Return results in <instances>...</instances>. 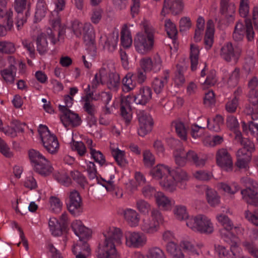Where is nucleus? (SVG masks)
I'll use <instances>...</instances> for the list:
<instances>
[{"mask_svg":"<svg viewBox=\"0 0 258 258\" xmlns=\"http://www.w3.org/2000/svg\"><path fill=\"white\" fill-rule=\"evenodd\" d=\"M84 25L77 20L72 22V30L77 37H80L82 35V31H83Z\"/></svg>","mask_w":258,"mask_h":258,"instance_id":"338daca9","label":"nucleus"},{"mask_svg":"<svg viewBox=\"0 0 258 258\" xmlns=\"http://www.w3.org/2000/svg\"><path fill=\"white\" fill-rule=\"evenodd\" d=\"M202 246V244L195 245L188 240L181 241L179 245L173 241H170L166 245V250L171 258H184V255L180 249L182 248L190 258H195L200 254L199 249Z\"/></svg>","mask_w":258,"mask_h":258,"instance_id":"7ed1b4c3","label":"nucleus"},{"mask_svg":"<svg viewBox=\"0 0 258 258\" xmlns=\"http://www.w3.org/2000/svg\"><path fill=\"white\" fill-rule=\"evenodd\" d=\"M215 102L216 99L214 92L212 90L209 91L208 92L205 94L204 98V104L208 107H210L215 104Z\"/></svg>","mask_w":258,"mask_h":258,"instance_id":"0e129e2a","label":"nucleus"},{"mask_svg":"<svg viewBox=\"0 0 258 258\" xmlns=\"http://www.w3.org/2000/svg\"><path fill=\"white\" fill-rule=\"evenodd\" d=\"M187 227L194 232L206 235L212 234L215 231L211 219L203 214L192 216L187 222Z\"/></svg>","mask_w":258,"mask_h":258,"instance_id":"39448f33","label":"nucleus"},{"mask_svg":"<svg viewBox=\"0 0 258 258\" xmlns=\"http://www.w3.org/2000/svg\"><path fill=\"white\" fill-rule=\"evenodd\" d=\"M150 258H166L164 252L158 247H153L148 249Z\"/></svg>","mask_w":258,"mask_h":258,"instance_id":"6e6d98bb","label":"nucleus"},{"mask_svg":"<svg viewBox=\"0 0 258 258\" xmlns=\"http://www.w3.org/2000/svg\"><path fill=\"white\" fill-rule=\"evenodd\" d=\"M183 4L181 0H164L161 15L164 17L166 13H171L173 15H177L182 11Z\"/></svg>","mask_w":258,"mask_h":258,"instance_id":"dca6fc26","label":"nucleus"},{"mask_svg":"<svg viewBox=\"0 0 258 258\" xmlns=\"http://www.w3.org/2000/svg\"><path fill=\"white\" fill-rule=\"evenodd\" d=\"M136 208L143 214H148L151 210V205L143 200H139L137 201Z\"/></svg>","mask_w":258,"mask_h":258,"instance_id":"603ef678","label":"nucleus"},{"mask_svg":"<svg viewBox=\"0 0 258 258\" xmlns=\"http://www.w3.org/2000/svg\"><path fill=\"white\" fill-rule=\"evenodd\" d=\"M172 212L175 220L180 222L185 221V225L187 226V222L192 216H189L185 206L176 205L174 207Z\"/></svg>","mask_w":258,"mask_h":258,"instance_id":"5701e85b","label":"nucleus"},{"mask_svg":"<svg viewBox=\"0 0 258 258\" xmlns=\"http://www.w3.org/2000/svg\"><path fill=\"white\" fill-rule=\"evenodd\" d=\"M176 67L177 71L175 74L174 82L177 85L180 86L184 83L185 79L182 73L183 70L182 67L179 64H177Z\"/></svg>","mask_w":258,"mask_h":258,"instance_id":"680f3d73","label":"nucleus"},{"mask_svg":"<svg viewBox=\"0 0 258 258\" xmlns=\"http://www.w3.org/2000/svg\"><path fill=\"white\" fill-rule=\"evenodd\" d=\"M83 108L88 115L87 120L90 125L96 124L97 118L95 114L97 112V109L95 105L92 102H85Z\"/></svg>","mask_w":258,"mask_h":258,"instance_id":"bb28decb","label":"nucleus"},{"mask_svg":"<svg viewBox=\"0 0 258 258\" xmlns=\"http://www.w3.org/2000/svg\"><path fill=\"white\" fill-rule=\"evenodd\" d=\"M16 51L14 44L6 41L0 42V52L7 54L14 53Z\"/></svg>","mask_w":258,"mask_h":258,"instance_id":"3c124183","label":"nucleus"},{"mask_svg":"<svg viewBox=\"0 0 258 258\" xmlns=\"http://www.w3.org/2000/svg\"><path fill=\"white\" fill-rule=\"evenodd\" d=\"M245 34L246 38L248 41H252L254 37V31L252 25L251 20L249 19H245Z\"/></svg>","mask_w":258,"mask_h":258,"instance_id":"09e8293b","label":"nucleus"},{"mask_svg":"<svg viewBox=\"0 0 258 258\" xmlns=\"http://www.w3.org/2000/svg\"><path fill=\"white\" fill-rule=\"evenodd\" d=\"M8 0H0V18H5L7 27L9 30H12L14 25L13 13L11 10L6 12L5 8Z\"/></svg>","mask_w":258,"mask_h":258,"instance_id":"4be33fe9","label":"nucleus"},{"mask_svg":"<svg viewBox=\"0 0 258 258\" xmlns=\"http://www.w3.org/2000/svg\"><path fill=\"white\" fill-rule=\"evenodd\" d=\"M231 240L230 252L226 247L221 244H216L215 245V251L219 258H237L241 257V249L239 247L237 241L238 239L235 236L231 238H227Z\"/></svg>","mask_w":258,"mask_h":258,"instance_id":"6e6552de","label":"nucleus"},{"mask_svg":"<svg viewBox=\"0 0 258 258\" xmlns=\"http://www.w3.org/2000/svg\"><path fill=\"white\" fill-rule=\"evenodd\" d=\"M156 203L159 208L163 210H171L174 202L165 195H156L155 196Z\"/></svg>","mask_w":258,"mask_h":258,"instance_id":"a878e982","label":"nucleus"},{"mask_svg":"<svg viewBox=\"0 0 258 258\" xmlns=\"http://www.w3.org/2000/svg\"><path fill=\"white\" fill-rule=\"evenodd\" d=\"M47 10V5L44 0H38L36 6V16L43 17Z\"/></svg>","mask_w":258,"mask_h":258,"instance_id":"13d9d810","label":"nucleus"},{"mask_svg":"<svg viewBox=\"0 0 258 258\" xmlns=\"http://www.w3.org/2000/svg\"><path fill=\"white\" fill-rule=\"evenodd\" d=\"M16 71V67L14 65L11 64L8 68L2 70L1 74L7 83L12 84L14 82Z\"/></svg>","mask_w":258,"mask_h":258,"instance_id":"2f4dec72","label":"nucleus"},{"mask_svg":"<svg viewBox=\"0 0 258 258\" xmlns=\"http://www.w3.org/2000/svg\"><path fill=\"white\" fill-rule=\"evenodd\" d=\"M164 76L162 79L155 78L152 82V88L156 94L160 93L163 90L164 85L167 83V80L169 77L168 71H164Z\"/></svg>","mask_w":258,"mask_h":258,"instance_id":"c85d7f7f","label":"nucleus"},{"mask_svg":"<svg viewBox=\"0 0 258 258\" xmlns=\"http://www.w3.org/2000/svg\"><path fill=\"white\" fill-rule=\"evenodd\" d=\"M141 68L145 72H149L152 71V59L149 57H146L140 60Z\"/></svg>","mask_w":258,"mask_h":258,"instance_id":"052dcab7","label":"nucleus"},{"mask_svg":"<svg viewBox=\"0 0 258 258\" xmlns=\"http://www.w3.org/2000/svg\"><path fill=\"white\" fill-rule=\"evenodd\" d=\"M144 33H138L135 36L134 44L139 53L145 54L153 48L154 30L147 25L144 26Z\"/></svg>","mask_w":258,"mask_h":258,"instance_id":"20e7f679","label":"nucleus"},{"mask_svg":"<svg viewBox=\"0 0 258 258\" xmlns=\"http://www.w3.org/2000/svg\"><path fill=\"white\" fill-rule=\"evenodd\" d=\"M0 152L6 157L11 158L13 153L7 143L0 138Z\"/></svg>","mask_w":258,"mask_h":258,"instance_id":"e2e57ef3","label":"nucleus"},{"mask_svg":"<svg viewBox=\"0 0 258 258\" xmlns=\"http://www.w3.org/2000/svg\"><path fill=\"white\" fill-rule=\"evenodd\" d=\"M120 84V77L118 74L110 73L109 74V79L107 85L109 89H112L117 88Z\"/></svg>","mask_w":258,"mask_h":258,"instance_id":"8fccbe9b","label":"nucleus"},{"mask_svg":"<svg viewBox=\"0 0 258 258\" xmlns=\"http://www.w3.org/2000/svg\"><path fill=\"white\" fill-rule=\"evenodd\" d=\"M216 219L224 228L221 230L220 233L221 236L225 238V240H227V238H231L234 236L230 231L233 229L232 223L226 215L223 213H219L216 215Z\"/></svg>","mask_w":258,"mask_h":258,"instance_id":"f3484780","label":"nucleus"},{"mask_svg":"<svg viewBox=\"0 0 258 258\" xmlns=\"http://www.w3.org/2000/svg\"><path fill=\"white\" fill-rule=\"evenodd\" d=\"M229 0H221L220 13L226 16L231 17L235 12V6L234 4L229 3Z\"/></svg>","mask_w":258,"mask_h":258,"instance_id":"f704fd0d","label":"nucleus"},{"mask_svg":"<svg viewBox=\"0 0 258 258\" xmlns=\"http://www.w3.org/2000/svg\"><path fill=\"white\" fill-rule=\"evenodd\" d=\"M245 34V24L244 25L241 22L238 21L236 23L234 30L233 33V38L236 41H239L243 39Z\"/></svg>","mask_w":258,"mask_h":258,"instance_id":"a19ab883","label":"nucleus"},{"mask_svg":"<svg viewBox=\"0 0 258 258\" xmlns=\"http://www.w3.org/2000/svg\"><path fill=\"white\" fill-rule=\"evenodd\" d=\"M71 176L79 184L81 188L84 189L85 186L88 184L85 177L78 171H71Z\"/></svg>","mask_w":258,"mask_h":258,"instance_id":"c03bdc74","label":"nucleus"},{"mask_svg":"<svg viewBox=\"0 0 258 258\" xmlns=\"http://www.w3.org/2000/svg\"><path fill=\"white\" fill-rule=\"evenodd\" d=\"M48 225L52 234L55 236H59L62 233V226L57 219L54 217L49 218Z\"/></svg>","mask_w":258,"mask_h":258,"instance_id":"c9c22d12","label":"nucleus"},{"mask_svg":"<svg viewBox=\"0 0 258 258\" xmlns=\"http://www.w3.org/2000/svg\"><path fill=\"white\" fill-rule=\"evenodd\" d=\"M123 218L126 224L131 228L140 227L141 219L139 214L135 210L128 208L123 212Z\"/></svg>","mask_w":258,"mask_h":258,"instance_id":"a211bd4d","label":"nucleus"},{"mask_svg":"<svg viewBox=\"0 0 258 258\" xmlns=\"http://www.w3.org/2000/svg\"><path fill=\"white\" fill-rule=\"evenodd\" d=\"M243 147L239 149L236 155L238 156H243L246 155H251L252 152L255 150V146L254 143L247 138H245L244 142L241 145Z\"/></svg>","mask_w":258,"mask_h":258,"instance_id":"c756f323","label":"nucleus"},{"mask_svg":"<svg viewBox=\"0 0 258 258\" xmlns=\"http://www.w3.org/2000/svg\"><path fill=\"white\" fill-rule=\"evenodd\" d=\"M104 240L99 245L97 258H119L115 247L122 244L123 233L120 228L115 226L106 227L103 231Z\"/></svg>","mask_w":258,"mask_h":258,"instance_id":"f257e3e1","label":"nucleus"},{"mask_svg":"<svg viewBox=\"0 0 258 258\" xmlns=\"http://www.w3.org/2000/svg\"><path fill=\"white\" fill-rule=\"evenodd\" d=\"M137 116L140 126L138 134L144 137L152 131L153 120L151 115L144 111H140Z\"/></svg>","mask_w":258,"mask_h":258,"instance_id":"ddd939ff","label":"nucleus"},{"mask_svg":"<svg viewBox=\"0 0 258 258\" xmlns=\"http://www.w3.org/2000/svg\"><path fill=\"white\" fill-rule=\"evenodd\" d=\"M72 149L77 151L78 154L81 156H84L86 152L85 145L82 142H74Z\"/></svg>","mask_w":258,"mask_h":258,"instance_id":"69168bd1","label":"nucleus"},{"mask_svg":"<svg viewBox=\"0 0 258 258\" xmlns=\"http://www.w3.org/2000/svg\"><path fill=\"white\" fill-rule=\"evenodd\" d=\"M160 184L166 191L171 192L175 189L176 181L170 173L160 180Z\"/></svg>","mask_w":258,"mask_h":258,"instance_id":"cd10ccee","label":"nucleus"},{"mask_svg":"<svg viewBox=\"0 0 258 258\" xmlns=\"http://www.w3.org/2000/svg\"><path fill=\"white\" fill-rule=\"evenodd\" d=\"M143 161L145 165L147 167H152L155 164V159L154 156L149 150H145L143 153Z\"/></svg>","mask_w":258,"mask_h":258,"instance_id":"864d4df0","label":"nucleus"},{"mask_svg":"<svg viewBox=\"0 0 258 258\" xmlns=\"http://www.w3.org/2000/svg\"><path fill=\"white\" fill-rule=\"evenodd\" d=\"M120 34L121 45L124 48H129L133 42L130 32L126 28H122Z\"/></svg>","mask_w":258,"mask_h":258,"instance_id":"79ce46f5","label":"nucleus"},{"mask_svg":"<svg viewBox=\"0 0 258 258\" xmlns=\"http://www.w3.org/2000/svg\"><path fill=\"white\" fill-rule=\"evenodd\" d=\"M112 154L118 165L124 166L127 163L124 159L125 153L124 151L117 149L116 150L113 151Z\"/></svg>","mask_w":258,"mask_h":258,"instance_id":"de8ad7c7","label":"nucleus"},{"mask_svg":"<svg viewBox=\"0 0 258 258\" xmlns=\"http://www.w3.org/2000/svg\"><path fill=\"white\" fill-rule=\"evenodd\" d=\"M75 235L79 238V242L73 246L72 251L76 258H87L90 254V249L86 242L92 236V230L86 227L79 220L74 221L71 224Z\"/></svg>","mask_w":258,"mask_h":258,"instance_id":"f03ea898","label":"nucleus"},{"mask_svg":"<svg viewBox=\"0 0 258 258\" xmlns=\"http://www.w3.org/2000/svg\"><path fill=\"white\" fill-rule=\"evenodd\" d=\"M241 49L238 46H233L231 42H228L221 48L220 55L227 62L234 61L236 62L240 54Z\"/></svg>","mask_w":258,"mask_h":258,"instance_id":"9b49d317","label":"nucleus"},{"mask_svg":"<svg viewBox=\"0 0 258 258\" xmlns=\"http://www.w3.org/2000/svg\"><path fill=\"white\" fill-rule=\"evenodd\" d=\"M135 79L134 74L131 73L126 74L122 81L123 84L122 90L123 91L129 92L135 88L136 85Z\"/></svg>","mask_w":258,"mask_h":258,"instance_id":"4c0bfd02","label":"nucleus"},{"mask_svg":"<svg viewBox=\"0 0 258 258\" xmlns=\"http://www.w3.org/2000/svg\"><path fill=\"white\" fill-rule=\"evenodd\" d=\"M152 94L151 88L144 86L140 88L139 92L133 97L134 101L137 104L145 105L151 99Z\"/></svg>","mask_w":258,"mask_h":258,"instance_id":"aec40b11","label":"nucleus"},{"mask_svg":"<svg viewBox=\"0 0 258 258\" xmlns=\"http://www.w3.org/2000/svg\"><path fill=\"white\" fill-rule=\"evenodd\" d=\"M244 189H241L240 194H258V183L250 178L244 180Z\"/></svg>","mask_w":258,"mask_h":258,"instance_id":"ea45409f","label":"nucleus"},{"mask_svg":"<svg viewBox=\"0 0 258 258\" xmlns=\"http://www.w3.org/2000/svg\"><path fill=\"white\" fill-rule=\"evenodd\" d=\"M170 168L163 165H158L151 171L152 176L157 179L162 180L166 175L170 173Z\"/></svg>","mask_w":258,"mask_h":258,"instance_id":"7c9ffc66","label":"nucleus"},{"mask_svg":"<svg viewBox=\"0 0 258 258\" xmlns=\"http://www.w3.org/2000/svg\"><path fill=\"white\" fill-rule=\"evenodd\" d=\"M245 218L253 224L258 226V210L254 213L250 212L249 210L245 211Z\"/></svg>","mask_w":258,"mask_h":258,"instance_id":"774afa93","label":"nucleus"},{"mask_svg":"<svg viewBox=\"0 0 258 258\" xmlns=\"http://www.w3.org/2000/svg\"><path fill=\"white\" fill-rule=\"evenodd\" d=\"M83 39L87 45L94 47L95 33L91 24L85 23L83 28Z\"/></svg>","mask_w":258,"mask_h":258,"instance_id":"b1692460","label":"nucleus"},{"mask_svg":"<svg viewBox=\"0 0 258 258\" xmlns=\"http://www.w3.org/2000/svg\"><path fill=\"white\" fill-rule=\"evenodd\" d=\"M237 159L235 165L239 168H246L248 162L251 160V155H246L243 156H237Z\"/></svg>","mask_w":258,"mask_h":258,"instance_id":"4d7b16f0","label":"nucleus"},{"mask_svg":"<svg viewBox=\"0 0 258 258\" xmlns=\"http://www.w3.org/2000/svg\"><path fill=\"white\" fill-rule=\"evenodd\" d=\"M42 145L48 153L54 154L59 149V143L56 136L53 134L48 137H43L41 140Z\"/></svg>","mask_w":258,"mask_h":258,"instance_id":"6ab92c4d","label":"nucleus"},{"mask_svg":"<svg viewBox=\"0 0 258 258\" xmlns=\"http://www.w3.org/2000/svg\"><path fill=\"white\" fill-rule=\"evenodd\" d=\"M118 40V35L117 34L115 35L114 34H110L107 37L103 45L104 50L112 52L116 46Z\"/></svg>","mask_w":258,"mask_h":258,"instance_id":"473e14b6","label":"nucleus"},{"mask_svg":"<svg viewBox=\"0 0 258 258\" xmlns=\"http://www.w3.org/2000/svg\"><path fill=\"white\" fill-rule=\"evenodd\" d=\"M58 108L62 113L60 119L66 127L70 125L74 127L81 124V119L78 114L73 112L66 106H61L59 105Z\"/></svg>","mask_w":258,"mask_h":258,"instance_id":"9d476101","label":"nucleus"},{"mask_svg":"<svg viewBox=\"0 0 258 258\" xmlns=\"http://www.w3.org/2000/svg\"><path fill=\"white\" fill-rule=\"evenodd\" d=\"M163 220V216L159 210L153 208L151 210L150 216L144 217L140 225V229L146 234H154L160 228V224Z\"/></svg>","mask_w":258,"mask_h":258,"instance_id":"0eeeda50","label":"nucleus"},{"mask_svg":"<svg viewBox=\"0 0 258 258\" xmlns=\"http://www.w3.org/2000/svg\"><path fill=\"white\" fill-rule=\"evenodd\" d=\"M216 160L219 166L227 171L232 170V157L226 149L221 148L217 150L216 154Z\"/></svg>","mask_w":258,"mask_h":258,"instance_id":"2eb2a0df","label":"nucleus"},{"mask_svg":"<svg viewBox=\"0 0 258 258\" xmlns=\"http://www.w3.org/2000/svg\"><path fill=\"white\" fill-rule=\"evenodd\" d=\"M170 171L176 182L185 181L189 179V176L187 172L180 167H176L174 169L170 168Z\"/></svg>","mask_w":258,"mask_h":258,"instance_id":"e433bc0d","label":"nucleus"},{"mask_svg":"<svg viewBox=\"0 0 258 258\" xmlns=\"http://www.w3.org/2000/svg\"><path fill=\"white\" fill-rule=\"evenodd\" d=\"M125 245L129 248H141L147 243V237L138 231H127L124 234Z\"/></svg>","mask_w":258,"mask_h":258,"instance_id":"1a4fd4ad","label":"nucleus"},{"mask_svg":"<svg viewBox=\"0 0 258 258\" xmlns=\"http://www.w3.org/2000/svg\"><path fill=\"white\" fill-rule=\"evenodd\" d=\"M185 155L187 160L192 161L196 166H203L205 164V160L203 159H200L198 155L192 150H189Z\"/></svg>","mask_w":258,"mask_h":258,"instance_id":"49530a36","label":"nucleus"},{"mask_svg":"<svg viewBox=\"0 0 258 258\" xmlns=\"http://www.w3.org/2000/svg\"><path fill=\"white\" fill-rule=\"evenodd\" d=\"M214 23L212 20H209L207 22V27L204 37V44L207 49H209L212 46L214 37Z\"/></svg>","mask_w":258,"mask_h":258,"instance_id":"393cba45","label":"nucleus"},{"mask_svg":"<svg viewBox=\"0 0 258 258\" xmlns=\"http://www.w3.org/2000/svg\"><path fill=\"white\" fill-rule=\"evenodd\" d=\"M190 59L191 63V70L192 71L196 70L198 64L200 49L199 47L194 44H190Z\"/></svg>","mask_w":258,"mask_h":258,"instance_id":"72a5a7b5","label":"nucleus"},{"mask_svg":"<svg viewBox=\"0 0 258 258\" xmlns=\"http://www.w3.org/2000/svg\"><path fill=\"white\" fill-rule=\"evenodd\" d=\"M176 132L181 139L186 140V132L183 123L181 122H175Z\"/></svg>","mask_w":258,"mask_h":258,"instance_id":"bf43d9fd","label":"nucleus"},{"mask_svg":"<svg viewBox=\"0 0 258 258\" xmlns=\"http://www.w3.org/2000/svg\"><path fill=\"white\" fill-rule=\"evenodd\" d=\"M66 205L69 211L75 216L83 212V204L80 195H70L66 200Z\"/></svg>","mask_w":258,"mask_h":258,"instance_id":"4468645a","label":"nucleus"},{"mask_svg":"<svg viewBox=\"0 0 258 258\" xmlns=\"http://www.w3.org/2000/svg\"><path fill=\"white\" fill-rule=\"evenodd\" d=\"M133 98L131 96H127L124 99L122 98L121 101L120 114L127 124L130 123L132 119V115L127 110H131V101Z\"/></svg>","mask_w":258,"mask_h":258,"instance_id":"412c9836","label":"nucleus"},{"mask_svg":"<svg viewBox=\"0 0 258 258\" xmlns=\"http://www.w3.org/2000/svg\"><path fill=\"white\" fill-rule=\"evenodd\" d=\"M28 155L35 172L44 176L51 174L53 170V167L44 156L34 149L29 150Z\"/></svg>","mask_w":258,"mask_h":258,"instance_id":"423d86ee","label":"nucleus"},{"mask_svg":"<svg viewBox=\"0 0 258 258\" xmlns=\"http://www.w3.org/2000/svg\"><path fill=\"white\" fill-rule=\"evenodd\" d=\"M165 27L168 37L172 39H176L177 30L175 25L172 22L170 19L166 20Z\"/></svg>","mask_w":258,"mask_h":258,"instance_id":"37998d69","label":"nucleus"},{"mask_svg":"<svg viewBox=\"0 0 258 258\" xmlns=\"http://www.w3.org/2000/svg\"><path fill=\"white\" fill-rule=\"evenodd\" d=\"M90 149L91 156L95 161L98 162L101 166L103 165L105 163V159L103 154L99 151H96L92 147H90Z\"/></svg>","mask_w":258,"mask_h":258,"instance_id":"5fc2aeb1","label":"nucleus"},{"mask_svg":"<svg viewBox=\"0 0 258 258\" xmlns=\"http://www.w3.org/2000/svg\"><path fill=\"white\" fill-rule=\"evenodd\" d=\"M37 50L40 55L45 54L47 51V42L44 33L38 35L36 39Z\"/></svg>","mask_w":258,"mask_h":258,"instance_id":"58836bf2","label":"nucleus"},{"mask_svg":"<svg viewBox=\"0 0 258 258\" xmlns=\"http://www.w3.org/2000/svg\"><path fill=\"white\" fill-rule=\"evenodd\" d=\"M50 208L54 213L59 212L62 207V203L55 196H51L49 201Z\"/></svg>","mask_w":258,"mask_h":258,"instance_id":"a18cd8bd","label":"nucleus"},{"mask_svg":"<svg viewBox=\"0 0 258 258\" xmlns=\"http://www.w3.org/2000/svg\"><path fill=\"white\" fill-rule=\"evenodd\" d=\"M27 0H15L14 4V9L17 15L15 16L16 24L18 30H20L23 27L24 24L27 21L28 10L25 13L26 10Z\"/></svg>","mask_w":258,"mask_h":258,"instance_id":"f8f14e48","label":"nucleus"}]
</instances>
